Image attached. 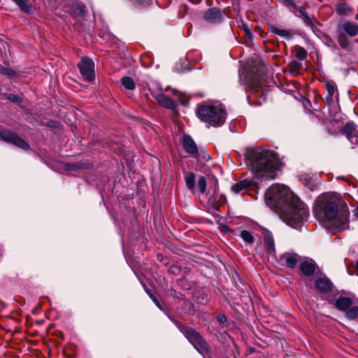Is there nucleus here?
Listing matches in <instances>:
<instances>
[{
	"instance_id": "nucleus-1",
	"label": "nucleus",
	"mask_w": 358,
	"mask_h": 358,
	"mask_svg": "<svg viewBox=\"0 0 358 358\" xmlns=\"http://www.w3.org/2000/svg\"><path fill=\"white\" fill-rule=\"evenodd\" d=\"M265 201L282 220L292 227H297L308 216L306 206L285 185H273L266 192Z\"/></svg>"
},
{
	"instance_id": "nucleus-2",
	"label": "nucleus",
	"mask_w": 358,
	"mask_h": 358,
	"mask_svg": "<svg viewBox=\"0 0 358 358\" xmlns=\"http://www.w3.org/2000/svg\"><path fill=\"white\" fill-rule=\"evenodd\" d=\"M314 213L320 223L333 233L348 227L350 212L331 194L320 196L315 204Z\"/></svg>"
},
{
	"instance_id": "nucleus-3",
	"label": "nucleus",
	"mask_w": 358,
	"mask_h": 358,
	"mask_svg": "<svg viewBox=\"0 0 358 358\" xmlns=\"http://www.w3.org/2000/svg\"><path fill=\"white\" fill-rule=\"evenodd\" d=\"M278 164L277 155L272 150L257 148L248 153L247 165L258 179H274Z\"/></svg>"
},
{
	"instance_id": "nucleus-4",
	"label": "nucleus",
	"mask_w": 358,
	"mask_h": 358,
	"mask_svg": "<svg viewBox=\"0 0 358 358\" xmlns=\"http://www.w3.org/2000/svg\"><path fill=\"white\" fill-rule=\"evenodd\" d=\"M196 115L203 122L213 127H219L226 120L224 106L218 103L202 104L197 107Z\"/></svg>"
},
{
	"instance_id": "nucleus-5",
	"label": "nucleus",
	"mask_w": 358,
	"mask_h": 358,
	"mask_svg": "<svg viewBox=\"0 0 358 358\" xmlns=\"http://www.w3.org/2000/svg\"><path fill=\"white\" fill-rule=\"evenodd\" d=\"M180 331L199 352L208 349L207 343L194 329L183 326L180 328Z\"/></svg>"
},
{
	"instance_id": "nucleus-6",
	"label": "nucleus",
	"mask_w": 358,
	"mask_h": 358,
	"mask_svg": "<svg viewBox=\"0 0 358 358\" xmlns=\"http://www.w3.org/2000/svg\"><path fill=\"white\" fill-rule=\"evenodd\" d=\"M78 67L83 79L86 82H90L95 78L94 63L88 57H83Z\"/></svg>"
},
{
	"instance_id": "nucleus-7",
	"label": "nucleus",
	"mask_w": 358,
	"mask_h": 358,
	"mask_svg": "<svg viewBox=\"0 0 358 358\" xmlns=\"http://www.w3.org/2000/svg\"><path fill=\"white\" fill-rule=\"evenodd\" d=\"M0 140L6 143H11L24 150H28L29 148L28 143L21 138L17 134L7 129H0Z\"/></svg>"
},
{
	"instance_id": "nucleus-8",
	"label": "nucleus",
	"mask_w": 358,
	"mask_h": 358,
	"mask_svg": "<svg viewBox=\"0 0 358 358\" xmlns=\"http://www.w3.org/2000/svg\"><path fill=\"white\" fill-rule=\"evenodd\" d=\"M299 258L296 253L287 252L280 256L278 261L281 265H285L288 268H294L299 262Z\"/></svg>"
},
{
	"instance_id": "nucleus-9",
	"label": "nucleus",
	"mask_w": 358,
	"mask_h": 358,
	"mask_svg": "<svg viewBox=\"0 0 358 358\" xmlns=\"http://www.w3.org/2000/svg\"><path fill=\"white\" fill-rule=\"evenodd\" d=\"M336 29L350 37H355L358 34V24L350 21L339 23Z\"/></svg>"
},
{
	"instance_id": "nucleus-10",
	"label": "nucleus",
	"mask_w": 358,
	"mask_h": 358,
	"mask_svg": "<svg viewBox=\"0 0 358 358\" xmlns=\"http://www.w3.org/2000/svg\"><path fill=\"white\" fill-rule=\"evenodd\" d=\"M203 19L210 23H219L224 19V14L220 9L212 8L206 11Z\"/></svg>"
},
{
	"instance_id": "nucleus-11",
	"label": "nucleus",
	"mask_w": 358,
	"mask_h": 358,
	"mask_svg": "<svg viewBox=\"0 0 358 358\" xmlns=\"http://www.w3.org/2000/svg\"><path fill=\"white\" fill-rule=\"evenodd\" d=\"M182 147L185 152L191 155L198 153V149L193 139L189 136H185L182 140Z\"/></svg>"
},
{
	"instance_id": "nucleus-12",
	"label": "nucleus",
	"mask_w": 358,
	"mask_h": 358,
	"mask_svg": "<svg viewBox=\"0 0 358 358\" xmlns=\"http://www.w3.org/2000/svg\"><path fill=\"white\" fill-rule=\"evenodd\" d=\"M208 201L213 207L217 208L225 202V197L224 195L219 194L216 186H215L212 194L209 196Z\"/></svg>"
},
{
	"instance_id": "nucleus-13",
	"label": "nucleus",
	"mask_w": 358,
	"mask_h": 358,
	"mask_svg": "<svg viewBox=\"0 0 358 358\" xmlns=\"http://www.w3.org/2000/svg\"><path fill=\"white\" fill-rule=\"evenodd\" d=\"M315 286L318 291L324 293L330 292L332 288L331 281L327 278L317 279L315 282Z\"/></svg>"
},
{
	"instance_id": "nucleus-14",
	"label": "nucleus",
	"mask_w": 358,
	"mask_h": 358,
	"mask_svg": "<svg viewBox=\"0 0 358 358\" xmlns=\"http://www.w3.org/2000/svg\"><path fill=\"white\" fill-rule=\"evenodd\" d=\"M336 39L340 47L347 51L352 50V43L349 40L348 37L341 31L336 29Z\"/></svg>"
},
{
	"instance_id": "nucleus-15",
	"label": "nucleus",
	"mask_w": 358,
	"mask_h": 358,
	"mask_svg": "<svg viewBox=\"0 0 358 358\" xmlns=\"http://www.w3.org/2000/svg\"><path fill=\"white\" fill-rule=\"evenodd\" d=\"M316 264L314 261H305L300 265L301 271L307 276L313 275L315 272Z\"/></svg>"
},
{
	"instance_id": "nucleus-16",
	"label": "nucleus",
	"mask_w": 358,
	"mask_h": 358,
	"mask_svg": "<svg viewBox=\"0 0 358 358\" xmlns=\"http://www.w3.org/2000/svg\"><path fill=\"white\" fill-rule=\"evenodd\" d=\"M264 242L266 245L268 253L275 255V243L272 234L270 231H266L264 234Z\"/></svg>"
},
{
	"instance_id": "nucleus-17",
	"label": "nucleus",
	"mask_w": 358,
	"mask_h": 358,
	"mask_svg": "<svg viewBox=\"0 0 358 358\" xmlns=\"http://www.w3.org/2000/svg\"><path fill=\"white\" fill-rule=\"evenodd\" d=\"M334 304L338 310L345 312L352 306V301L346 296H339Z\"/></svg>"
},
{
	"instance_id": "nucleus-18",
	"label": "nucleus",
	"mask_w": 358,
	"mask_h": 358,
	"mask_svg": "<svg viewBox=\"0 0 358 358\" xmlns=\"http://www.w3.org/2000/svg\"><path fill=\"white\" fill-rule=\"evenodd\" d=\"M294 13L297 17H301L306 25L311 27H314L312 19L310 17L303 6L297 7V9Z\"/></svg>"
},
{
	"instance_id": "nucleus-19",
	"label": "nucleus",
	"mask_w": 358,
	"mask_h": 358,
	"mask_svg": "<svg viewBox=\"0 0 358 358\" xmlns=\"http://www.w3.org/2000/svg\"><path fill=\"white\" fill-rule=\"evenodd\" d=\"M156 99L164 108L173 109L176 106L174 101L164 94H158Z\"/></svg>"
},
{
	"instance_id": "nucleus-20",
	"label": "nucleus",
	"mask_w": 358,
	"mask_h": 358,
	"mask_svg": "<svg viewBox=\"0 0 358 358\" xmlns=\"http://www.w3.org/2000/svg\"><path fill=\"white\" fill-rule=\"evenodd\" d=\"M270 30L273 34L278 35L287 40H290L293 37V34L290 32L289 30L287 29H280L275 26H271L270 27Z\"/></svg>"
},
{
	"instance_id": "nucleus-21",
	"label": "nucleus",
	"mask_w": 358,
	"mask_h": 358,
	"mask_svg": "<svg viewBox=\"0 0 358 358\" xmlns=\"http://www.w3.org/2000/svg\"><path fill=\"white\" fill-rule=\"evenodd\" d=\"M185 181L187 187L192 192H194L195 189V181L196 175L193 172H187L185 175Z\"/></svg>"
},
{
	"instance_id": "nucleus-22",
	"label": "nucleus",
	"mask_w": 358,
	"mask_h": 358,
	"mask_svg": "<svg viewBox=\"0 0 358 358\" xmlns=\"http://www.w3.org/2000/svg\"><path fill=\"white\" fill-rule=\"evenodd\" d=\"M249 186V182L247 180H242L231 187V189L236 194H242L245 192V189Z\"/></svg>"
},
{
	"instance_id": "nucleus-23",
	"label": "nucleus",
	"mask_w": 358,
	"mask_h": 358,
	"mask_svg": "<svg viewBox=\"0 0 358 358\" xmlns=\"http://www.w3.org/2000/svg\"><path fill=\"white\" fill-rule=\"evenodd\" d=\"M356 131V125L353 122H348L343 129V133L346 135L348 139H350L355 136Z\"/></svg>"
},
{
	"instance_id": "nucleus-24",
	"label": "nucleus",
	"mask_w": 358,
	"mask_h": 358,
	"mask_svg": "<svg viewBox=\"0 0 358 358\" xmlns=\"http://www.w3.org/2000/svg\"><path fill=\"white\" fill-rule=\"evenodd\" d=\"M121 83L124 87V88L128 90H134L136 87L134 80L128 76L123 77L121 79Z\"/></svg>"
},
{
	"instance_id": "nucleus-25",
	"label": "nucleus",
	"mask_w": 358,
	"mask_h": 358,
	"mask_svg": "<svg viewBox=\"0 0 358 358\" xmlns=\"http://www.w3.org/2000/svg\"><path fill=\"white\" fill-rule=\"evenodd\" d=\"M358 316V306H355L349 308L345 311V317L350 320H355Z\"/></svg>"
},
{
	"instance_id": "nucleus-26",
	"label": "nucleus",
	"mask_w": 358,
	"mask_h": 358,
	"mask_svg": "<svg viewBox=\"0 0 358 358\" xmlns=\"http://www.w3.org/2000/svg\"><path fill=\"white\" fill-rule=\"evenodd\" d=\"M206 179L204 176H199L197 180V187L201 194H204L206 191Z\"/></svg>"
},
{
	"instance_id": "nucleus-27",
	"label": "nucleus",
	"mask_w": 358,
	"mask_h": 358,
	"mask_svg": "<svg viewBox=\"0 0 358 358\" xmlns=\"http://www.w3.org/2000/svg\"><path fill=\"white\" fill-rule=\"evenodd\" d=\"M336 11L339 15H348L351 13V8L345 3H339L337 6Z\"/></svg>"
},
{
	"instance_id": "nucleus-28",
	"label": "nucleus",
	"mask_w": 358,
	"mask_h": 358,
	"mask_svg": "<svg viewBox=\"0 0 358 358\" xmlns=\"http://www.w3.org/2000/svg\"><path fill=\"white\" fill-rule=\"evenodd\" d=\"M295 55L299 60H303L307 57V51L301 46H297L295 48Z\"/></svg>"
},
{
	"instance_id": "nucleus-29",
	"label": "nucleus",
	"mask_w": 358,
	"mask_h": 358,
	"mask_svg": "<svg viewBox=\"0 0 358 358\" xmlns=\"http://www.w3.org/2000/svg\"><path fill=\"white\" fill-rule=\"evenodd\" d=\"M325 87L328 93V95L327 96L326 99H329L330 101L332 100L331 97L334 94L336 89V86L334 83L327 82L325 83Z\"/></svg>"
},
{
	"instance_id": "nucleus-30",
	"label": "nucleus",
	"mask_w": 358,
	"mask_h": 358,
	"mask_svg": "<svg viewBox=\"0 0 358 358\" xmlns=\"http://www.w3.org/2000/svg\"><path fill=\"white\" fill-rule=\"evenodd\" d=\"M241 236L244 240V241L248 243H251L254 241V238L252 234L247 230L242 231L241 232Z\"/></svg>"
},
{
	"instance_id": "nucleus-31",
	"label": "nucleus",
	"mask_w": 358,
	"mask_h": 358,
	"mask_svg": "<svg viewBox=\"0 0 358 358\" xmlns=\"http://www.w3.org/2000/svg\"><path fill=\"white\" fill-rule=\"evenodd\" d=\"M285 6L288 7L291 12H294L297 6L294 0H282Z\"/></svg>"
},
{
	"instance_id": "nucleus-32",
	"label": "nucleus",
	"mask_w": 358,
	"mask_h": 358,
	"mask_svg": "<svg viewBox=\"0 0 358 358\" xmlns=\"http://www.w3.org/2000/svg\"><path fill=\"white\" fill-rule=\"evenodd\" d=\"M146 293L148 294V296L150 297V299L152 300V301L155 303V305L160 309H162L161 305L159 301L157 300V299L151 293V292L146 288L145 289Z\"/></svg>"
},
{
	"instance_id": "nucleus-33",
	"label": "nucleus",
	"mask_w": 358,
	"mask_h": 358,
	"mask_svg": "<svg viewBox=\"0 0 358 358\" xmlns=\"http://www.w3.org/2000/svg\"><path fill=\"white\" fill-rule=\"evenodd\" d=\"M301 66V64L300 62H294L293 66L290 69V71L294 73H298L299 69Z\"/></svg>"
},
{
	"instance_id": "nucleus-34",
	"label": "nucleus",
	"mask_w": 358,
	"mask_h": 358,
	"mask_svg": "<svg viewBox=\"0 0 358 358\" xmlns=\"http://www.w3.org/2000/svg\"><path fill=\"white\" fill-rule=\"evenodd\" d=\"M1 73L4 75H8L10 76H14L15 74L14 71L8 68H3L1 70Z\"/></svg>"
},
{
	"instance_id": "nucleus-35",
	"label": "nucleus",
	"mask_w": 358,
	"mask_h": 358,
	"mask_svg": "<svg viewBox=\"0 0 358 358\" xmlns=\"http://www.w3.org/2000/svg\"><path fill=\"white\" fill-rule=\"evenodd\" d=\"M219 320L220 322H224L226 321V318L224 316H222L219 317Z\"/></svg>"
},
{
	"instance_id": "nucleus-36",
	"label": "nucleus",
	"mask_w": 358,
	"mask_h": 358,
	"mask_svg": "<svg viewBox=\"0 0 358 358\" xmlns=\"http://www.w3.org/2000/svg\"><path fill=\"white\" fill-rule=\"evenodd\" d=\"M193 3H199L201 0H189Z\"/></svg>"
},
{
	"instance_id": "nucleus-37",
	"label": "nucleus",
	"mask_w": 358,
	"mask_h": 358,
	"mask_svg": "<svg viewBox=\"0 0 358 358\" xmlns=\"http://www.w3.org/2000/svg\"><path fill=\"white\" fill-rule=\"evenodd\" d=\"M354 215L358 218V208L354 211Z\"/></svg>"
},
{
	"instance_id": "nucleus-38",
	"label": "nucleus",
	"mask_w": 358,
	"mask_h": 358,
	"mask_svg": "<svg viewBox=\"0 0 358 358\" xmlns=\"http://www.w3.org/2000/svg\"><path fill=\"white\" fill-rule=\"evenodd\" d=\"M356 270H357V274H358V261L356 263Z\"/></svg>"
},
{
	"instance_id": "nucleus-39",
	"label": "nucleus",
	"mask_w": 358,
	"mask_h": 358,
	"mask_svg": "<svg viewBox=\"0 0 358 358\" xmlns=\"http://www.w3.org/2000/svg\"><path fill=\"white\" fill-rule=\"evenodd\" d=\"M326 100H327V101L328 104H330V103H331V101H330L329 99H326Z\"/></svg>"
},
{
	"instance_id": "nucleus-40",
	"label": "nucleus",
	"mask_w": 358,
	"mask_h": 358,
	"mask_svg": "<svg viewBox=\"0 0 358 358\" xmlns=\"http://www.w3.org/2000/svg\"><path fill=\"white\" fill-rule=\"evenodd\" d=\"M334 48L335 49H336V50L338 49V47H337V45H334Z\"/></svg>"
},
{
	"instance_id": "nucleus-41",
	"label": "nucleus",
	"mask_w": 358,
	"mask_h": 358,
	"mask_svg": "<svg viewBox=\"0 0 358 358\" xmlns=\"http://www.w3.org/2000/svg\"><path fill=\"white\" fill-rule=\"evenodd\" d=\"M12 100H13V101H16L15 97V96H13V98L12 99Z\"/></svg>"
},
{
	"instance_id": "nucleus-42",
	"label": "nucleus",
	"mask_w": 358,
	"mask_h": 358,
	"mask_svg": "<svg viewBox=\"0 0 358 358\" xmlns=\"http://www.w3.org/2000/svg\"><path fill=\"white\" fill-rule=\"evenodd\" d=\"M356 20H358V15L356 16L355 17Z\"/></svg>"
},
{
	"instance_id": "nucleus-43",
	"label": "nucleus",
	"mask_w": 358,
	"mask_h": 358,
	"mask_svg": "<svg viewBox=\"0 0 358 358\" xmlns=\"http://www.w3.org/2000/svg\"><path fill=\"white\" fill-rule=\"evenodd\" d=\"M139 2L141 3L142 2V0H139Z\"/></svg>"
}]
</instances>
